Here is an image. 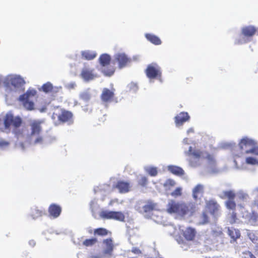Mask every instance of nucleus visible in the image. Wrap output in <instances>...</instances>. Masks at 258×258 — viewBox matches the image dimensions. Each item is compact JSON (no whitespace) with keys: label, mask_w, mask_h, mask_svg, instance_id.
I'll list each match as a JSON object with an SVG mask.
<instances>
[{"label":"nucleus","mask_w":258,"mask_h":258,"mask_svg":"<svg viewBox=\"0 0 258 258\" xmlns=\"http://www.w3.org/2000/svg\"><path fill=\"white\" fill-rule=\"evenodd\" d=\"M196 206L194 203L177 202L170 200L167 205L166 212L170 214H176L181 217L186 215H191L195 212Z\"/></svg>","instance_id":"nucleus-1"},{"label":"nucleus","mask_w":258,"mask_h":258,"mask_svg":"<svg viewBox=\"0 0 258 258\" xmlns=\"http://www.w3.org/2000/svg\"><path fill=\"white\" fill-rule=\"evenodd\" d=\"M22 123V118L17 116H14L11 113H7L4 119L5 129L10 130V126L13 127V133L18 139H23L25 137L26 129L20 128Z\"/></svg>","instance_id":"nucleus-2"},{"label":"nucleus","mask_w":258,"mask_h":258,"mask_svg":"<svg viewBox=\"0 0 258 258\" xmlns=\"http://www.w3.org/2000/svg\"><path fill=\"white\" fill-rule=\"evenodd\" d=\"M73 116V113L71 111L56 107L51 117L54 121L60 124L72 121Z\"/></svg>","instance_id":"nucleus-3"},{"label":"nucleus","mask_w":258,"mask_h":258,"mask_svg":"<svg viewBox=\"0 0 258 258\" xmlns=\"http://www.w3.org/2000/svg\"><path fill=\"white\" fill-rule=\"evenodd\" d=\"M99 62L101 66L103 67L102 72L106 76H112L115 70V68L113 66H108L111 61V57L107 54H101L99 57Z\"/></svg>","instance_id":"nucleus-4"},{"label":"nucleus","mask_w":258,"mask_h":258,"mask_svg":"<svg viewBox=\"0 0 258 258\" xmlns=\"http://www.w3.org/2000/svg\"><path fill=\"white\" fill-rule=\"evenodd\" d=\"M37 92L34 89H29L27 92L20 95L19 100L22 102L23 106L27 110H32L34 109V103L30 100V98L36 95Z\"/></svg>","instance_id":"nucleus-5"},{"label":"nucleus","mask_w":258,"mask_h":258,"mask_svg":"<svg viewBox=\"0 0 258 258\" xmlns=\"http://www.w3.org/2000/svg\"><path fill=\"white\" fill-rule=\"evenodd\" d=\"M145 72L147 77L150 79L161 80L162 71L161 68L156 63L149 64Z\"/></svg>","instance_id":"nucleus-6"},{"label":"nucleus","mask_w":258,"mask_h":258,"mask_svg":"<svg viewBox=\"0 0 258 258\" xmlns=\"http://www.w3.org/2000/svg\"><path fill=\"white\" fill-rule=\"evenodd\" d=\"M100 216L104 219H113L121 222L125 221V216L120 211H103L100 213Z\"/></svg>","instance_id":"nucleus-7"},{"label":"nucleus","mask_w":258,"mask_h":258,"mask_svg":"<svg viewBox=\"0 0 258 258\" xmlns=\"http://www.w3.org/2000/svg\"><path fill=\"white\" fill-rule=\"evenodd\" d=\"M236 195L233 190H226L223 192V196L221 198H227L228 200L225 202V206L228 209L234 211L236 207V204L234 201Z\"/></svg>","instance_id":"nucleus-8"},{"label":"nucleus","mask_w":258,"mask_h":258,"mask_svg":"<svg viewBox=\"0 0 258 258\" xmlns=\"http://www.w3.org/2000/svg\"><path fill=\"white\" fill-rule=\"evenodd\" d=\"M132 184L129 181L118 180L113 185V188L117 189L121 194H126L130 192L132 189Z\"/></svg>","instance_id":"nucleus-9"},{"label":"nucleus","mask_w":258,"mask_h":258,"mask_svg":"<svg viewBox=\"0 0 258 258\" xmlns=\"http://www.w3.org/2000/svg\"><path fill=\"white\" fill-rule=\"evenodd\" d=\"M4 84L5 86L7 87H10L11 86L19 87L24 84V81L19 76L9 75L7 76L4 79Z\"/></svg>","instance_id":"nucleus-10"},{"label":"nucleus","mask_w":258,"mask_h":258,"mask_svg":"<svg viewBox=\"0 0 258 258\" xmlns=\"http://www.w3.org/2000/svg\"><path fill=\"white\" fill-rule=\"evenodd\" d=\"M206 207L215 219H217L220 215V206L215 200H210L207 201Z\"/></svg>","instance_id":"nucleus-11"},{"label":"nucleus","mask_w":258,"mask_h":258,"mask_svg":"<svg viewBox=\"0 0 258 258\" xmlns=\"http://www.w3.org/2000/svg\"><path fill=\"white\" fill-rule=\"evenodd\" d=\"M114 60L118 63V68L121 69L127 66L131 59L124 53H117L114 56Z\"/></svg>","instance_id":"nucleus-12"},{"label":"nucleus","mask_w":258,"mask_h":258,"mask_svg":"<svg viewBox=\"0 0 258 258\" xmlns=\"http://www.w3.org/2000/svg\"><path fill=\"white\" fill-rule=\"evenodd\" d=\"M41 123V121L35 120L30 123L31 132L29 135H28V138L40 135L42 131Z\"/></svg>","instance_id":"nucleus-13"},{"label":"nucleus","mask_w":258,"mask_h":258,"mask_svg":"<svg viewBox=\"0 0 258 258\" xmlns=\"http://www.w3.org/2000/svg\"><path fill=\"white\" fill-rule=\"evenodd\" d=\"M114 89L111 90L105 88L103 89L100 96L101 100L104 103H110L114 100Z\"/></svg>","instance_id":"nucleus-14"},{"label":"nucleus","mask_w":258,"mask_h":258,"mask_svg":"<svg viewBox=\"0 0 258 258\" xmlns=\"http://www.w3.org/2000/svg\"><path fill=\"white\" fill-rule=\"evenodd\" d=\"M258 31V28L253 25L246 26L241 28V34L247 38L253 37Z\"/></svg>","instance_id":"nucleus-15"},{"label":"nucleus","mask_w":258,"mask_h":258,"mask_svg":"<svg viewBox=\"0 0 258 258\" xmlns=\"http://www.w3.org/2000/svg\"><path fill=\"white\" fill-rule=\"evenodd\" d=\"M102 243L104 245L103 253L111 256L114 247L112 239L111 238H106L103 240Z\"/></svg>","instance_id":"nucleus-16"},{"label":"nucleus","mask_w":258,"mask_h":258,"mask_svg":"<svg viewBox=\"0 0 258 258\" xmlns=\"http://www.w3.org/2000/svg\"><path fill=\"white\" fill-rule=\"evenodd\" d=\"M189 118L190 116L187 112H181L174 117L175 124L177 126L182 125L184 122L188 121Z\"/></svg>","instance_id":"nucleus-17"},{"label":"nucleus","mask_w":258,"mask_h":258,"mask_svg":"<svg viewBox=\"0 0 258 258\" xmlns=\"http://www.w3.org/2000/svg\"><path fill=\"white\" fill-rule=\"evenodd\" d=\"M182 234L187 241H192L195 239L196 235V231L195 228L189 227L184 230H182Z\"/></svg>","instance_id":"nucleus-18"},{"label":"nucleus","mask_w":258,"mask_h":258,"mask_svg":"<svg viewBox=\"0 0 258 258\" xmlns=\"http://www.w3.org/2000/svg\"><path fill=\"white\" fill-rule=\"evenodd\" d=\"M255 144H256V143L253 140L245 138L241 140L239 143V146L241 150H244L246 153V150L251 148Z\"/></svg>","instance_id":"nucleus-19"},{"label":"nucleus","mask_w":258,"mask_h":258,"mask_svg":"<svg viewBox=\"0 0 258 258\" xmlns=\"http://www.w3.org/2000/svg\"><path fill=\"white\" fill-rule=\"evenodd\" d=\"M61 212V208L60 206L55 204H51L48 208V213L50 216L54 218H57Z\"/></svg>","instance_id":"nucleus-20"},{"label":"nucleus","mask_w":258,"mask_h":258,"mask_svg":"<svg viewBox=\"0 0 258 258\" xmlns=\"http://www.w3.org/2000/svg\"><path fill=\"white\" fill-rule=\"evenodd\" d=\"M80 75L86 81L92 80L96 77V75L93 73V71L87 68L83 69Z\"/></svg>","instance_id":"nucleus-21"},{"label":"nucleus","mask_w":258,"mask_h":258,"mask_svg":"<svg viewBox=\"0 0 258 258\" xmlns=\"http://www.w3.org/2000/svg\"><path fill=\"white\" fill-rule=\"evenodd\" d=\"M167 169L172 174L176 176H181L184 174V171L182 168L177 166L169 165Z\"/></svg>","instance_id":"nucleus-22"},{"label":"nucleus","mask_w":258,"mask_h":258,"mask_svg":"<svg viewBox=\"0 0 258 258\" xmlns=\"http://www.w3.org/2000/svg\"><path fill=\"white\" fill-rule=\"evenodd\" d=\"M228 234L233 241L239 238L241 235L240 231L234 228H228Z\"/></svg>","instance_id":"nucleus-23"},{"label":"nucleus","mask_w":258,"mask_h":258,"mask_svg":"<svg viewBox=\"0 0 258 258\" xmlns=\"http://www.w3.org/2000/svg\"><path fill=\"white\" fill-rule=\"evenodd\" d=\"M145 37L149 41H150L154 45H158L161 44L162 43V41L160 40V39L158 36L154 34L147 33L146 34Z\"/></svg>","instance_id":"nucleus-24"},{"label":"nucleus","mask_w":258,"mask_h":258,"mask_svg":"<svg viewBox=\"0 0 258 258\" xmlns=\"http://www.w3.org/2000/svg\"><path fill=\"white\" fill-rule=\"evenodd\" d=\"M188 154L195 159H200L204 157V152L199 150L192 151V147H190L188 149Z\"/></svg>","instance_id":"nucleus-25"},{"label":"nucleus","mask_w":258,"mask_h":258,"mask_svg":"<svg viewBox=\"0 0 258 258\" xmlns=\"http://www.w3.org/2000/svg\"><path fill=\"white\" fill-rule=\"evenodd\" d=\"M157 204L151 201H148L143 207L144 212L148 213L156 210Z\"/></svg>","instance_id":"nucleus-26"},{"label":"nucleus","mask_w":258,"mask_h":258,"mask_svg":"<svg viewBox=\"0 0 258 258\" xmlns=\"http://www.w3.org/2000/svg\"><path fill=\"white\" fill-rule=\"evenodd\" d=\"M81 54L83 58L86 60L93 59L97 55L95 52L89 50L83 51L82 52Z\"/></svg>","instance_id":"nucleus-27"},{"label":"nucleus","mask_w":258,"mask_h":258,"mask_svg":"<svg viewBox=\"0 0 258 258\" xmlns=\"http://www.w3.org/2000/svg\"><path fill=\"white\" fill-rule=\"evenodd\" d=\"M204 187L201 184H198L192 190V197L195 200H197L198 198L199 194H202L203 192Z\"/></svg>","instance_id":"nucleus-28"},{"label":"nucleus","mask_w":258,"mask_h":258,"mask_svg":"<svg viewBox=\"0 0 258 258\" xmlns=\"http://www.w3.org/2000/svg\"><path fill=\"white\" fill-rule=\"evenodd\" d=\"M228 222L231 225L234 224L237 222L238 220L237 213L235 211L229 213L227 217Z\"/></svg>","instance_id":"nucleus-29"},{"label":"nucleus","mask_w":258,"mask_h":258,"mask_svg":"<svg viewBox=\"0 0 258 258\" xmlns=\"http://www.w3.org/2000/svg\"><path fill=\"white\" fill-rule=\"evenodd\" d=\"M94 235L104 236L108 235L109 231L104 228H98L94 230Z\"/></svg>","instance_id":"nucleus-30"},{"label":"nucleus","mask_w":258,"mask_h":258,"mask_svg":"<svg viewBox=\"0 0 258 258\" xmlns=\"http://www.w3.org/2000/svg\"><path fill=\"white\" fill-rule=\"evenodd\" d=\"M210 222V218L207 212H203L200 216V224L205 225Z\"/></svg>","instance_id":"nucleus-31"},{"label":"nucleus","mask_w":258,"mask_h":258,"mask_svg":"<svg viewBox=\"0 0 258 258\" xmlns=\"http://www.w3.org/2000/svg\"><path fill=\"white\" fill-rule=\"evenodd\" d=\"M97 242V239L96 238H92L90 239H85L83 242V245L89 247V246H92L95 244Z\"/></svg>","instance_id":"nucleus-32"},{"label":"nucleus","mask_w":258,"mask_h":258,"mask_svg":"<svg viewBox=\"0 0 258 258\" xmlns=\"http://www.w3.org/2000/svg\"><path fill=\"white\" fill-rule=\"evenodd\" d=\"M43 214L42 211L35 209L32 210L31 215L33 219H36L41 217Z\"/></svg>","instance_id":"nucleus-33"},{"label":"nucleus","mask_w":258,"mask_h":258,"mask_svg":"<svg viewBox=\"0 0 258 258\" xmlns=\"http://www.w3.org/2000/svg\"><path fill=\"white\" fill-rule=\"evenodd\" d=\"M53 85L50 82H47L43 84L42 86V89L45 93L50 92V91L53 89Z\"/></svg>","instance_id":"nucleus-34"},{"label":"nucleus","mask_w":258,"mask_h":258,"mask_svg":"<svg viewBox=\"0 0 258 258\" xmlns=\"http://www.w3.org/2000/svg\"><path fill=\"white\" fill-rule=\"evenodd\" d=\"M203 159H206L208 161L209 163H215V160L213 155L210 154L207 152H204Z\"/></svg>","instance_id":"nucleus-35"},{"label":"nucleus","mask_w":258,"mask_h":258,"mask_svg":"<svg viewBox=\"0 0 258 258\" xmlns=\"http://www.w3.org/2000/svg\"><path fill=\"white\" fill-rule=\"evenodd\" d=\"M80 98L85 101H88L91 98V94L88 92H83L80 94Z\"/></svg>","instance_id":"nucleus-36"},{"label":"nucleus","mask_w":258,"mask_h":258,"mask_svg":"<svg viewBox=\"0 0 258 258\" xmlns=\"http://www.w3.org/2000/svg\"><path fill=\"white\" fill-rule=\"evenodd\" d=\"M246 154H251L255 155H258V146L253 145L250 149H247L246 151Z\"/></svg>","instance_id":"nucleus-37"},{"label":"nucleus","mask_w":258,"mask_h":258,"mask_svg":"<svg viewBox=\"0 0 258 258\" xmlns=\"http://www.w3.org/2000/svg\"><path fill=\"white\" fill-rule=\"evenodd\" d=\"M175 185V182L173 179H168L164 182L163 185L165 187L170 188Z\"/></svg>","instance_id":"nucleus-38"},{"label":"nucleus","mask_w":258,"mask_h":258,"mask_svg":"<svg viewBox=\"0 0 258 258\" xmlns=\"http://www.w3.org/2000/svg\"><path fill=\"white\" fill-rule=\"evenodd\" d=\"M246 162L247 164H248L258 165V160H256L255 158L251 157L246 158Z\"/></svg>","instance_id":"nucleus-39"},{"label":"nucleus","mask_w":258,"mask_h":258,"mask_svg":"<svg viewBox=\"0 0 258 258\" xmlns=\"http://www.w3.org/2000/svg\"><path fill=\"white\" fill-rule=\"evenodd\" d=\"M62 89L61 87H53V89L50 91L51 93V95L53 97H55L58 93H59Z\"/></svg>","instance_id":"nucleus-40"},{"label":"nucleus","mask_w":258,"mask_h":258,"mask_svg":"<svg viewBox=\"0 0 258 258\" xmlns=\"http://www.w3.org/2000/svg\"><path fill=\"white\" fill-rule=\"evenodd\" d=\"M182 195V188L177 187L171 193V195L174 197H179Z\"/></svg>","instance_id":"nucleus-41"},{"label":"nucleus","mask_w":258,"mask_h":258,"mask_svg":"<svg viewBox=\"0 0 258 258\" xmlns=\"http://www.w3.org/2000/svg\"><path fill=\"white\" fill-rule=\"evenodd\" d=\"M248 236L249 238L252 241V242L255 243L258 241V237L252 232H249L248 233Z\"/></svg>","instance_id":"nucleus-42"},{"label":"nucleus","mask_w":258,"mask_h":258,"mask_svg":"<svg viewBox=\"0 0 258 258\" xmlns=\"http://www.w3.org/2000/svg\"><path fill=\"white\" fill-rule=\"evenodd\" d=\"M148 173L152 176H155L158 174V171L156 167H151L148 169Z\"/></svg>","instance_id":"nucleus-43"},{"label":"nucleus","mask_w":258,"mask_h":258,"mask_svg":"<svg viewBox=\"0 0 258 258\" xmlns=\"http://www.w3.org/2000/svg\"><path fill=\"white\" fill-rule=\"evenodd\" d=\"M250 220L255 224L258 221V214L255 212H252L250 217Z\"/></svg>","instance_id":"nucleus-44"},{"label":"nucleus","mask_w":258,"mask_h":258,"mask_svg":"<svg viewBox=\"0 0 258 258\" xmlns=\"http://www.w3.org/2000/svg\"><path fill=\"white\" fill-rule=\"evenodd\" d=\"M148 182V179L145 176H143L141 177L140 180L139 181V184L142 186H145L147 185Z\"/></svg>","instance_id":"nucleus-45"},{"label":"nucleus","mask_w":258,"mask_h":258,"mask_svg":"<svg viewBox=\"0 0 258 258\" xmlns=\"http://www.w3.org/2000/svg\"><path fill=\"white\" fill-rule=\"evenodd\" d=\"M37 137L35 139V140L34 141V144L37 145V144H41L43 142V138L42 136H40L39 135L38 136H36Z\"/></svg>","instance_id":"nucleus-46"},{"label":"nucleus","mask_w":258,"mask_h":258,"mask_svg":"<svg viewBox=\"0 0 258 258\" xmlns=\"http://www.w3.org/2000/svg\"><path fill=\"white\" fill-rule=\"evenodd\" d=\"M128 87L130 91L136 92L138 89V85L136 83H131L129 84Z\"/></svg>","instance_id":"nucleus-47"},{"label":"nucleus","mask_w":258,"mask_h":258,"mask_svg":"<svg viewBox=\"0 0 258 258\" xmlns=\"http://www.w3.org/2000/svg\"><path fill=\"white\" fill-rule=\"evenodd\" d=\"M253 254L249 251H245L242 252V258H251Z\"/></svg>","instance_id":"nucleus-48"},{"label":"nucleus","mask_w":258,"mask_h":258,"mask_svg":"<svg viewBox=\"0 0 258 258\" xmlns=\"http://www.w3.org/2000/svg\"><path fill=\"white\" fill-rule=\"evenodd\" d=\"M248 197V195L244 194V193H240L238 195L239 199L241 201L246 200Z\"/></svg>","instance_id":"nucleus-49"},{"label":"nucleus","mask_w":258,"mask_h":258,"mask_svg":"<svg viewBox=\"0 0 258 258\" xmlns=\"http://www.w3.org/2000/svg\"><path fill=\"white\" fill-rule=\"evenodd\" d=\"M132 252L134 254H140L142 253L141 250L137 247H134L132 249Z\"/></svg>","instance_id":"nucleus-50"},{"label":"nucleus","mask_w":258,"mask_h":258,"mask_svg":"<svg viewBox=\"0 0 258 258\" xmlns=\"http://www.w3.org/2000/svg\"><path fill=\"white\" fill-rule=\"evenodd\" d=\"M9 145V143L8 141L1 140L0 141V147H5Z\"/></svg>","instance_id":"nucleus-51"},{"label":"nucleus","mask_w":258,"mask_h":258,"mask_svg":"<svg viewBox=\"0 0 258 258\" xmlns=\"http://www.w3.org/2000/svg\"><path fill=\"white\" fill-rule=\"evenodd\" d=\"M29 244L31 245L32 246H34L35 245V242L33 240H31L29 241Z\"/></svg>","instance_id":"nucleus-52"},{"label":"nucleus","mask_w":258,"mask_h":258,"mask_svg":"<svg viewBox=\"0 0 258 258\" xmlns=\"http://www.w3.org/2000/svg\"><path fill=\"white\" fill-rule=\"evenodd\" d=\"M194 132V130L193 128H190L187 131V133L189 134L190 133H193Z\"/></svg>","instance_id":"nucleus-53"},{"label":"nucleus","mask_w":258,"mask_h":258,"mask_svg":"<svg viewBox=\"0 0 258 258\" xmlns=\"http://www.w3.org/2000/svg\"><path fill=\"white\" fill-rule=\"evenodd\" d=\"M92 258H101V257L99 255H94L92 256Z\"/></svg>","instance_id":"nucleus-54"},{"label":"nucleus","mask_w":258,"mask_h":258,"mask_svg":"<svg viewBox=\"0 0 258 258\" xmlns=\"http://www.w3.org/2000/svg\"><path fill=\"white\" fill-rule=\"evenodd\" d=\"M70 87L72 88H73L74 87V86H75V84H71L70 85Z\"/></svg>","instance_id":"nucleus-55"},{"label":"nucleus","mask_w":258,"mask_h":258,"mask_svg":"<svg viewBox=\"0 0 258 258\" xmlns=\"http://www.w3.org/2000/svg\"><path fill=\"white\" fill-rule=\"evenodd\" d=\"M254 205L258 207V201H255Z\"/></svg>","instance_id":"nucleus-56"},{"label":"nucleus","mask_w":258,"mask_h":258,"mask_svg":"<svg viewBox=\"0 0 258 258\" xmlns=\"http://www.w3.org/2000/svg\"><path fill=\"white\" fill-rule=\"evenodd\" d=\"M251 258H256L254 255H253V256H252Z\"/></svg>","instance_id":"nucleus-57"}]
</instances>
